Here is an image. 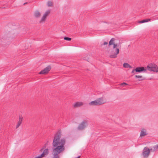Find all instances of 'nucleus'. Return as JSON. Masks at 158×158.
Listing matches in <instances>:
<instances>
[{
    "label": "nucleus",
    "instance_id": "nucleus-21",
    "mask_svg": "<svg viewBox=\"0 0 158 158\" xmlns=\"http://www.w3.org/2000/svg\"><path fill=\"white\" fill-rule=\"evenodd\" d=\"M135 78H141L142 77V76H139V75H135Z\"/></svg>",
    "mask_w": 158,
    "mask_h": 158
},
{
    "label": "nucleus",
    "instance_id": "nucleus-5",
    "mask_svg": "<svg viewBox=\"0 0 158 158\" xmlns=\"http://www.w3.org/2000/svg\"><path fill=\"white\" fill-rule=\"evenodd\" d=\"M147 69L150 71L158 72V67L157 65L154 64H150L147 66Z\"/></svg>",
    "mask_w": 158,
    "mask_h": 158
},
{
    "label": "nucleus",
    "instance_id": "nucleus-2",
    "mask_svg": "<svg viewBox=\"0 0 158 158\" xmlns=\"http://www.w3.org/2000/svg\"><path fill=\"white\" fill-rule=\"evenodd\" d=\"M114 38H112L110 41L109 44V45H111L113 44L114 46L113 47V49L112 51L114 52L113 54H112L110 55V56L111 58H116L117 56V55L119 53V49L118 48H116L115 49L117 45V44H115L114 43Z\"/></svg>",
    "mask_w": 158,
    "mask_h": 158
},
{
    "label": "nucleus",
    "instance_id": "nucleus-23",
    "mask_svg": "<svg viewBox=\"0 0 158 158\" xmlns=\"http://www.w3.org/2000/svg\"><path fill=\"white\" fill-rule=\"evenodd\" d=\"M135 69H133L131 72V73L135 74L136 73H135Z\"/></svg>",
    "mask_w": 158,
    "mask_h": 158
},
{
    "label": "nucleus",
    "instance_id": "nucleus-1",
    "mask_svg": "<svg viewBox=\"0 0 158 158\" xmlns=\"http://www.w3.org/2000/svg\"><path fill=\"white\" fill-rule=\"evenodd\" d=\"M61 133L58 131L55 135L52 142V154L54 156L52 158H59L58 154L61 153L65 149V140L64 138L60 139Z\"/></svg>",
    "mask_w": 158,
    "mask_h": 158
},
{
    "label": "nucleus",
    "instance_id": "nucleus-22",
    "mask_svg": "<svg viewBox=\"0 0 158 158\" xmlns=\"http://www.w3.org/2000/svg\"><path fill=\"white\" fill-rule=\"evenodd\" d=\"M149 150H150V152H155V151L154 150V149L153 148V147L152 148H151L150 149H149Z\"/></svg>",
    "mask_w": 158,
    "mask_h": 158
},
{
    "label": "nucleus",
    "instance_id": "nucleus-8",
    "mask_svg": "<svg viewBox=\"0 0 158 158\" xmlns=\"http://www.w3.org/2000/svg\"><path fill=\"white\" fill-rule=\"evenodd\" d=\"M51 68L50 66H48L41 71L40 73V74H46L50 70Z\"/></svg>",
    "mask_w": 158,
    "mask_h": 158
},
{
    "label": "nucleus",
    "instance_id": "nucleus-25",
    "mask_svg": "<svg viewBox=\"0 0 158 158\" xmlns=\"http://www.w3.org/2000/svg\"><path fill=\"white\" fill-rule=\"evenodd\" d=\"M108 44V43L106 42H105L103 44V45H107Z\"/></svg>",
    "mask_w": 158,
    "mask_h": 158
},
{
    "label": "nucleus",
    "instance_id": "nucleus-11",
    "mask_svg": "<svg viewBox=\"0 0 158 158\" xmlns=\"http://www.w3.org/2000/svg\"><path fill=\"white\" fill-rule=\"evenodd\" d=\"M136 72L141 73L142 72L144 71L145 72L146 70L143 67H137L135 69Z\"/></svg>",
    "mask_w": 158,
    "mask_h": 158
},
{
    "label": "nucleus",
    "instance_id": "nucleus-15",
    "mask_svg": "<svg viewBox=\"0 0 158 158\" xmlns=\"http://www.w3.org/2000/svg\"><path fill=\"white\" fill-rule=\"evenodd\" d=\"M34 15L36 18H39L40 16V13L38 11H36L34 13Z\"/></svg>",
    "mask_w": 158,
    "mask_h": 158
},
{
    "label": "nucleus",
    "instance_id": "nucleus-3",
    "mask_svg": "<svg viewBox=\"0 0 158 158\" xmlns=\"http://www.w3.org/2000/svg\"><path fill=\"white\" fill-rule=\"evenodd\" d=\"M12 40V38L7 35H4L1 39H0V46L1 45L5 46L6 45H8L10 43Z\"/></svg>",
    "mask_w": 158,
    "mask_h": 158
},
{
    "label": "nucleus",
    "instance_id": "nucleus-20",
    "mask_svg": "<svg viewBox=\"0 0 158 158\" xmlns=\"http://www.w3.org/2000/svg\"><path fill=\"white\" fill-rule=\"evenodd\" d=\"M64 40H68V41H70L71 40V38L68 37H64Z\"/></svg>",
    "mask_w": 158,
    "mask_h": 158
},
{
    "label": "nucleus",
    "instance_id": "nucleus-9",
    "mask_svg": "<svg viewBox=\"0 0 158 158\" xmlns=\"http://www.w3.org/2000/svg\"><path fill=\"white\" fill-rule=\"evenodd\" d=\"M50 13V10H48L44 14L43 16H42L41 20L40 21V22H44L47 16Z\"/></svg>",
    "mask_w": 158,
    "mask_h": 158
},
{
    "label": "nucleus",
    "instance_id": "nucleus-13",
    "mask_svg": "<svg viewBox=\"0 0 158 158\" xmlns=\"http://www.w3.org/2000/svg\"><path fill=\"white\" fill-rule=\"evenodd\" d=\"M23 117L22 116H19V119L17 125L16 126V128H18L19 127L21 124L22 122Z\"/></svg>",
    "mask_w": 158,
    "mask_h": 158
},
{
    "label": "nucleus",
    "instance_id": "nucleus-18",
    "mask_svg": "<svg viewBox=\"0 0 158 158\" xmlns=\"http://www.w3.org/2000/svg\"><path fill=\"white\" fill-rule=\"evenodd\" d=\"M153 148L155 152L157 151L158 150V144L153 146Z\"/></svg>",
    "mask_w": 158,
    "mask_h": 158
},
{
    "label": "nucleus",
    "instance_id": "nucleus-10",
    "mask_svg": "<svg viewBox=\"0 0 158 158\" xmlns=\"http://www.w3.org/2000/svg\"><path fill=\"white\" fill-rule=\"evenodd\" d=\"M48 152L49 151L48 149H45L44 150L43 152L40 156H39L37 157H36L35 158H40L42 157L45 156L47 155L48 154Z\"/></svg>",
    "mask_w": 158,
    "mask_h": 158
},
{
    "label": "nucleus",
    "instance_id": "nucleus-16",
    "mask_svg": "<svg viewBox=\"0 0 158 158\" xmlns=\"http://www.w3.org/2000/svg\"><path fill=\"white\" fill-rule=\"evenodd\" d=\"M151 20L150 19H145L142 21H139L138 23H144L148 22Z\"/></svg>",
    "mask_w": 158,
    "mask_h": 158
},
{
    "label": "nucleus",
    "instance_id": "nucleus-7",
    "mask_svg": "<svg viewBox=\"0 0 158 158\" xmlns=\"http://www.w3.org/2000/svg\"><path fill=\"white\" fill-rule=\"evenodd\" d=\"M87 125V121L86 120L83 121L79 124L77 129L80 130H83L86 127Z\"/></svg>",
    "mask_w": 158,
    "mask_h": 158
},
{
    "label": "nucleus",
    "instance_id": "nucleus-24",
    "mask_svg": "<svg viewBox=\"0 0 158 158\" xmlns=\"http://www.w3.org/2000/svg\"><path fill=\"white\" fill-rule=\"evenodd\" d=\"M121 85L125 86L126 85H127V84L126 83L123 82L121 84Z\"/></svg>",
    "mask_w": 158,
    "mask_h": 158
},
{
    "label": "nucleus",
    "instance_id": "nucleus-26",
    "mask_svg": "<svg viewBox=\"0 0 158 158\" xmlns=\"http://www.w3.org/2000/svg\"><path fill=\"white\" fill-rule=\"evenodd\" d=\"M143 79H140V80H139V81H141V80H143Z\"/></svg>",
    "mask_w": 158,
    "mask_h": 158
},
{
    "label": "nucleus",
    "instance_id": "nucleus-27",
    "mask_svg": "<svg viewBox=\"0 0 158 158\" xmlns=\"http://www.w3.org/2000/svg\"><path fill=\"white\" fill-rule=\"evenodd\" d=\"M26 3H24V4H26Z\"/></svg>",
    "mask_w": 158,
    "mask_h": 158
},
{
    "label": "nucleus",
    "instance_id": "nucleus-4",
    "mask_svg": "<svg viewBox=\"0 0 158 158\" xmlns=\"http://www.w3.org/2000/svg\"><path fill=\"white\" fill-rule=\"evenodd\" d=\"M105 102L103 100L102 98H98L95 100L92 101L89 103V105L90 106H99L104 103Z\"/></svg>",
    "mask_w": 158,
    "mask_h": 158
},
{
    "label": "nucleus",
    "instance_id": "nucleus-17",
    "mask_svg": "<svg viewBox=\"0 0 158 158\" xmlns=\"http://www.w3.org/2000/svg\"><path fill=\"white\" fill-rule=\"evenodd\" d=\"M123 66L125 68H131L132 67L127 63H124L123 64Z\"/></svg>",
    "mask_w": 158,
    "mask_h": 158
},
{
    "label": "nucleus",
    "instance_id": "nucleus-6",
    "mask_svg": "<svg viewBox=\"0 0 158 158\" xmlns=\"http://www.w3.org/2000/svg\"><path fill=\"white\" fill-rule=\"evenodd\" d=\"M150 153L149 148L147 147H144L142 153V155L143 157L147 158L149 156Z\"/></svg>",
    "mask_w": 158,
    "mask_h": 158
},
{
    "label": "nucleus",
    "instance_id": "nucleus-14",
    "mask_svg": "<svg viewBox=\"0 0 158 158\" xmlns=\"http://www.w3.org/2000/svg\"><path fill=\"white\" fill-rule=\"evenodd\" d=\"M83 103L81 102H77L74 103L73 105L74 107H77L82 106Z\"/></svg>",
    "mask_w": 158,
    "mask_h": 158
},
{
    "label": "nucleus",
    "instance_id": "nucleus-19",
    "mask_svg": "<svg viewBox=\"0 0 158 158\" xmlns=\"http://www.w3.org/2000/svg\"><path fill=\"white\" fill-rule=\"evenodd\" d=\"M47 5L49 6H52V3L51 1H48L47 3Z\"/></svg>",
    "mask_w": 158,
    "mask_h": 158
},
{
    "label": "nucleus",
    "instance_id": "nucleus-12",
    "mask_svg": "<svg viewBox=\"0 0 158 158\" xmlns=\"http://www.w3.org/2000/svg\"><path fill=\"white\" fill-rule=\"evenodd\" d=\"M147 133L146 129L144 128H141L140 133V136L143 137L146 135Z\"/></svg>",
    "mask_w": 158,
    "mask_h": 158
}]
</instances>
